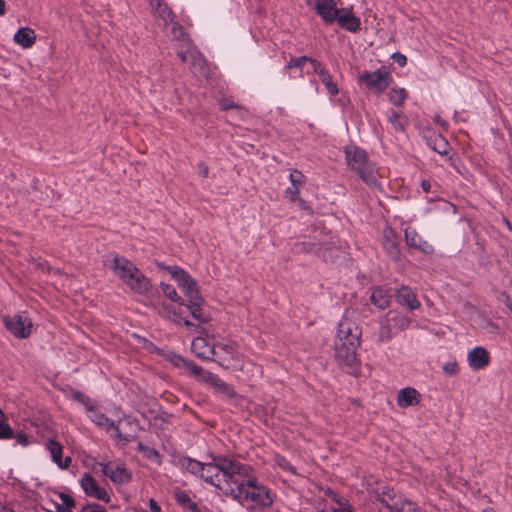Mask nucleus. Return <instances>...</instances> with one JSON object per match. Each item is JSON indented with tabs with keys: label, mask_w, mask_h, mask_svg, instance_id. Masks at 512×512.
Segmentation results:
<instances>
[{
	"label": "nucleus",
	"mask_w": 512,
	"mask_h": 512,
	"mask_svg": "<svg viewBox=\"0 0 512 512\" xmlns=\"http://www.w3.org/2000/svg\"><path fill=\"white\" fill-rule=\"evenodd\" d=\"M225 494L246 505L251 512L262 511L274 502L270 490L259 482L252 468L247 465L245 473L237 475L231 487L225 489Z\"/></svg>",
	"instance_id": "f257e3e1"
},
{
	"label": "nucleus",
	"mask_w": 512,
	"mask_h": 512,
	"mask_svg": "<svg viewBox=\"0 0 512 512\" xmlns=\"http://www.w3.org/2000/svg\"><path fill=\"white\" fill-rule=\"evenodd\" d=\"M210 461L204 462L200 478L205 482L221 489L231 487L238 474L245 473L246 465L226 456H210Z\"/></svg>",
	"instance_id": "f03ea898"
},
{
	"label": "nucleus",
	"mask_w": 512,
	"mask_h": 512,
	"mask_svg": "<svg viewBox=\"0 0 512 512\" xmlns=\"http://www.w3.org/2000/svg\"><path fill=\"white\" fill-rule=\"evenodd\" d=\"M109 269L132 291L146 294L151 290L150 280L129 259L116 255L108 265Z\"/></svg>",
	"instance_id": "7ed1b4c3"
},
{
	"label": "nucleus",
	"mask_w": 512,
	"mask_h": 512,
	"mask_svg": "<svg viewBox=\"0 0 512 512\" xmlns=\"http://www.w3.org/2000/svg\"><path fill=\"white\" fill-rule=\"evenodd\" d=\"M345 155L346 163L352 171L356 172L367 185H377L374 164L368 160L364 150L356 146H347Z\"/></svg>",
	"instance_id": "20e7f679"
},
{
	"label": "nucleus",
	"mask_w": 512,
	"mask_h": 512,
	"mask_svg": "<svg viewBox=\"0 0 512 512\" xmlns=\"http://www.w3.org/2000/svg\"><path fill=\"white\" fill-rule=\"evenodd\" d=\"M391 73L388 67L382 66L377 71H364L358 79L360 84H364L368 89L376 93L385 91L391 83Z\"/></svg>",
	"instance_id": "39448f33"
},
{
	"label": "nucleus",
	"mask_w": 512,
	"mask_h": 512,
	"mask_svg": "<svg viewBox=\"0 0 512 512\" xmlns=\"http://www.w3.org/2000/svg\"><path fill=\"white\" fill-rule=\"evenodd\" d=\"M4 326L16 338L26 339L31 335L33 323L25 312L2 318Z\"/></svg>",
	"instance_id": "423d86ee"
},
{
	"label": "nucleus",
	"mask_w": 512,
	"mask_h": 512,
	"mask_svg": "<svg viewBox=\"0 0 512 512\" xmlns=\"http://www.w3.org/2000/svg\"><path fill=\"white\" fill-rule=\"evenodd\" d=\"M373 494L379 502L393 512H402V507H405V504L409 502L393 488L386 486L374 490Z\"/></svg>",
	"instance_id": "0eeeda50"
},
{
	"label": "nucleus",
	"mask_w": 512,
	"mask_h": 512,
	"mask_svg": "<svg viewBox=\"0 0 512 512\" xmlns=\"http://www.w3.org/2000/svg\"><path fill=\"white\" fill-rule=\"evenodd\" d=\"M172 277L177 281L178 286L188 297V302L200 300L196 281L183 269L178 267L169 268Z\"/></svg>",
	"instance_id": "6e6552de"
},
{
	"label": "nucleus",
	"mask_w": 512,
	"mask_h": 512,
	"mask_svg": "<svg viewBox=\"0 0 512 512\" xmlns=\"http://www.w3.org/2000/svg\"><path fill=\"white\" fill-rule=\"evenodd\" d=\"M307 6L312 8L327 24L336 21L339 10L335 0H306Z\"/></svg>",
	"instance_id": "1a4fd4ad"
},
{
	"label": "nucleus",
	"mask_w": 512,
	"mask_h": 512,
	"mask_svg": "<svg viewBox=\"0 0 512 512\" xmlns=\"http://www.w3.org/2000/svg\"><path fill=\"white\" fill-rule=\"evenodd\" d=\"M360 342L335 343V357L342 366L353 367L357 363V349Z\"/></svg>",
	"instance_id": "9d476101"
},
{
	"label": "nucleus",
	"mask_w": 512,
	"mask_h": 512,
	"mask_svg": "<svg viewBox=\"0 0 512 512\" xmlns=\"http://www.w3.org/2000/svg\"><path fill=\"white\" fill-rule=\"evenodd\" d=\"M199 381H202L211 387L214 388L215 392L222 395L227 399H233L237 396L235 390L222 379H220L216 374L204 370L202 375L199 378Z\"/></svg>",
	"instance_id": "9b49d317"
},
{
	"label": "nucleus",
	"mask_w": 512,
	"mask_h": 512,
	"mask_svg": "<svg viewBox=\"0 0 512 512\" xmlns=\"http://www.w3.org/2000/svg\"><path fill=\"white\" fill-rule=\"evenodd\" d=\"M80 485L88 496L104 501L105 503L110 502L111 498L107 491L98 485L91 474L85 473L80 480Z\"/></svg>",
	"instance_id": "f8f14e48"
},
{
	"label": "nucleus",
	"mask_w": 512,
	"mask_h": 512,
	"mask_svg": "<svg viewBox=\"0 0 512 512\" xmlns=\"http://www.w3.org/2000/svg\"><path fill=\"white\" fill-rule=\"evenodd\" d=\"M101 472L116 484L127 483L131 480V473L124 465H116L112 462L100 463Z\"/></svg>",
	"instance_id": "ddd939ff"
},
{
	"label": "nucleus",
	"mask_w": 512,
	"mask_h": 512,
	"mask_svg": "<svg viewBox=\"0 0 512 512\" xmlns=\"http://www.w3.org/2000/svg\"><path fill=\"white\" fill-rule=\"evenodd\" d=\"M91 411V415H90V418L91 420L96 424L98 425L99 427H103L105 428L106 430H110V429H113L115 431V436L116 438L124 441V442H129L131 441V437L130 436H127V435H123L118 427V425H116L114 423V421L110 420L109 418H107L104 414L98 412V411H95L93 409H90Z\"/></svg>",
	"instance_id": "4468645a"
},
{
	"label": "nucleus",
	"mask_w": 512,
	"mask_h": 512,
	"mask_svg": "<svg viewBox=\"0 0 512 512\" xmlns=\"http://www.w3.org/2000/svg\"><path fill=\"white\" fill-rule=\"evenodd\" d=\"M405 241L410 248L417 249L424 254H431L434 251L432 245L423 240L422 237L413 228H406Z\"/></svg>",
	"instance_id": "2eb2a0df"
},
{
	"label": "nucleus",
	"mask_w": 512,
	"mask_h": 512,
	"mask_svg": "<svg viewBox=\"0 0 512 512\" xmlns=\"http://www.w3.org/2000/svg\"><path fill=\"white\" fill-rule=\"evenodd\" d=\"M168 359L173 366L183 369L185 372L193 375L198 380L204 371L202 367L196 365L193 361L183 358L180 355L171 354L169 355Z\"/></svg>",
	"instance_id": "dca6fc26"
},
{
	"label": "nucleus",
	"mask_w": 512,
	"mask_h": 512,
	"mask_svg": "<svg viewBox=\"0 0 512 512\" xmlns=\"http://www.w3.org/2000/svg\"><path fill=\"white\" fill-rule=\"evenodd\" d=\"M192 352L199 358L212 360V356L217 354L215 347L207 342L203 337H196L191 343Z\"/></svg>",
	"instance_id": "f3484780"
},
{
	"label": "nucleus",
	"mask_w": 512,
	"mask_h": 512,
	"mask_svg": "<svg viewBox=\"0 0 512 512\" xmlns=\"http://www.w3.org/2000/svg\"><path fill=\"white\" fill-rule=\"evenodd\" d=\"M46 448L50 452L52 460L60 469H67L71 464V457L67 456L65 459L62 458L63 446L53 440L49 439L46 443Z\"/></svg>",
	"instance_id": "a211bd4d"
},
{
	"label": "nucleus",
	"mask_w": 512,
	"mask_h": 512,
	"mask_svg": "<svg viewBox=\"0 0 512 512\" xmlns=\"http://www.w3.org/2000/svg\"><path fill=\"white\" fill-rule=\"evenodd\" d=\"M468 362L472 369L480 370L490 362L488 351L483 347H476L468 353Z\"/></svg>",
	"instance_id": "6ab92c4d"
},
{
	"label": "nucleus",
	"mask_w": 512,
	"mask_h": 512,
	"mask_svg": "<svg viewBox=\"0 0 512 512\" xmlns=\"http://www.w3.org/2000/svg\"><path fill=\"white\" fill-rule=\"evenodd\" d=\"M149 4L153 14L156 17L162 19L165 26H167L170 23H173L175 15L164 2V0H149Z\"/></svg>",
	"instance_id": "aec40b11"
},
{
	"label": "nucleus",
	"mask_w": 512,
	"mask_h": 512,
	"mask_svg": "<svg viewBox=\"0 0 512 512\" xmlns=\"http://www.w3.org/2000/svg\"><path fill=\"white\" fill-rule=\"evenodd\" d=\"M397 302L402 306H407L410 310L420 307V301L416 294L407 286H402L396 293Z\"/></svg>",
	"instance_id": "412c9836"
},
{
	"label": "nucleus",
	"mask_w": 512,
	"mask_h": 512,
	"mask_svg": "<svg viewBox=\"0 0 512 512\" xmlns=\"http://www.w3.org/2000/svg\"><path fill=\"white\" fill-rule=\"evenodd\" d=\"M361 334L362 332L360 327L355 322L347 318L343 319L338 325L337 335L346 337L349 336L352 339V343L360 342Z\"/></svg>",
	"instance_id": "4be33fe9"
},
{
	"label": "nucleus",
	"mask_w": 512,
	"mask_h": 512,
	"mask_svg": "<svg viewBox=\"0 0 512 512\" xmlns=\"http://www.w3.org/2000/svg\"><path fill=\"white\" fill-rule=\"evenodd\" d=\"M312 69L314 73H317L322 81V83L326 86L328 93L332 96L338 94V87L332 81V78L326 68L319 61H312Z\"/></svg>",
	"instance_id": "5701e85b"
},
{
	"label": "nucleus",
	"mask_w": 512,
	"mask_h": 512,
	"mask_svg": "<svg viewBox=\"0 0 512 512\" xmlns=\"http://www.w3.org/2000/svg\"><path fill=\"white\" fill-rule=\"evenodd\" d=\"M336 22L341 28L350 32H357L361 25L360 19L347 9L343 10L342 14L337 15Z\"/></svg>",
	"instance_id": "b1692460"
},
{
	"label": "nucleus",
	"mask_w": 512,
	"mask_h": 512,
	"mask_svg": "<svg viewBox=\"0 0 512 512\" xmlns=\"http://www.w3.org/2000/svg\"><path fill=\"white\" fill-rule=\"evenodd\" d=\"M419 401L420 394L412 387H406L398 392L397 404L399 407L406 408L408 406L417 405Z\"/></svg>",
	"instance_id": "393cba45"
},
{
	"label": "nucleus",
	"mask_w": 512,
	"mask_h": 512,
	"mask_svg": "<svg viewBox=\"0 0 512 512\" xmlns=\"http://www.w3.org/2000/svg\"><path fill=\"white\" fill-rule=\"evenodd\" d=\"M427 145L440 155H447L450 150L448 141L439 133L432 132L426 137Z\"/></svg>",
	"instance_id": "a878e982"
},
{
	"label": "nucleus",
	"mask_w": 512,
	"mask_h": 512,
	"mask_svg": "<svg viewBox=\"0 0 512 512\" xmlns=\"http://www.w3.org/2000/svg\"><path fill=\"white\" fill-rule=\"evenodd\" d=\"M204 299L200 297V300L190 301L186 305L194 319L200 323H207L211 320L210 313L203 307Z\"/></svg>",
	"instance_id": "bb28decb"
},
{
	"label": "nucleus",
	"mask_w": 512,
	"mask_h": 512,
	"mask_svg": "<svg viewBox=\"0 0 512 512\" xmlns=\"http://www.w3.org/2000/svg\"><path fill=\"white\" fill-rule=\"evenodd\" d=\"M383 246L392 259L397 260L399 258L400 250L396 241V235L390 228L384 230Z\"/></svg>",
	"instance_id": "cd10ccee"
},
{
	"label": "nucleus",
	"mask_w": 512,
	"mask_h": 512,
	"mask_svg": "<svg viewBox=\"0 0 512 512\" xmlns=\"http://www.w3.org/2000/svg\"><path fill=\"white\" fill-rule=\"evenodd\" d=\"M386 322H388L393 330L404 331L410 324L411 319L397 311H389L386 315Z\"/></svg>",
	"instance_id": "c85d7f7f"
},
{
	"label": "nucleus",
	"mask_w": 512,
	"mask_h": 512,
	"mask_svg": "<svg viewBox=\"0 0 512 512\" xmlns=\"http://www.w3.org/2000/svg\"><path fill=\"white\" fill-rule=\"evenodd\" d=\"M14 41L23 48H30L36 42L35 31L29 27L20 28L14 35Z\"/></svg>",
	"instance_id": "c756f323"
},
{
	"label": "nucleus",
	"mask_w": 512,
	"mask_h": 512,
	"mask_svg": "<svg viewBox=\"0 0 512 512\" xmlns=\"http://www.w3.org/2000/svg\"><path fill=\"white\" fill-rule=\"evenodd\" d=\"M390 300L391 295L386 289L382 287L374 288L370 296L371 303L379 309L387 308L390 305Z\"/></svg>",
	"instance_id": "7c9ffc66"
},
{
	"label": "nucleus",
	"mask_w": 512,
	"mask_h": 512,
	"mask_svg": "<svg viewBox=\"0 0 512 512\" xmlns=\"http://www.w3.org/2000/svg\"><path fill=\"white\" fill-rule=\"evenodd\" d=\"M388 122L391 124L395 132L403 133L409 125L408 117L402 112L392 111L388 117Z\"/></svg>",
	"instance_id": "2f4dec72"
},
{
	"label": "nucleus",
	"mask_w": 512,
	"mask_h": 512,
	"mask_svg": "<svg viewBox=\"0 0 512 512\" xmlns=\"http://www.w3.org/2000/svg\"><path fill=\"white\" fill-rule=\"evenodd\" d=\"M179 464L181 468L187 470L189 473L201 476V473L203 471V464L204 462L197 461L192 458L184 457L179 460Z\"/></svg>",
	"instance_id": "473e14b6"
},
{
	"label": "nucleus",
	"mask_w": 512,
	"mask_h": 512,
	"mask_svg": "<svg viewBox=\"0 0 512 512\" xmlns=\"http://www.w3.org/2000/svg\"><path fill=\"white\" fill-rule=\"evenodd\" d=\"M191 70L193 73L206 74L207 65L204 57L196 50L190 60Z\"/></svg>",
	"instance_id": "72a5a7b5"
},
{
	"label": "nucleus",
	"mask_w": 512,
	"mask_h": 512,
	"mask_svg": "<svg viewBox=\"0 0 512 512\" xmlns=\"http://www.w3.org/2000/svg\"><path fill=\"white\" fill-rule=\"evenodd\" d=\"M164 310L166 311L167 310V313H168V318L170 320H172L173 322L177 323V324H181L183 323L189 330L191 331H196V332H203L204 329L203 328H200L199 325H196L194 323H192L191 321L189 320H185L183 319L180 315H178L175 311L173 312H170L168 310V308L166 306H164Z\"/></svg>",
	"instance_id": "f704fd0d"
},
{
	"label": "nucleus",
	"mask_w": 512,
	"mask_h": 512,
	"mask_svg": "<svg viewBox=\"0 0 512 512\" xmlns=\"http://www.w3.org/2000/svg\"><path fill=\"white\" fill-rule=\"evenodd\" d=\"M60 502L56 503L57 512H72L73 507L75 506V500L72 496L60 493L59 494Z\"/></svg>",
	"instance_id": "c9c22d12"
},
{
	"label": "nucleus",
	"mask_w": 512,
	"mask_h": 512,
	"mask_svg": "<svg viewBox=\"0 0 512 512\" xmlns=\"http://www.w3.org/2000/svg\"><path fill=\"white\" fill-rule=\"evenodd\" d=\"M175 498L180 505L185 506L193 512H200L198 505L192 501L186 492L180 490L175 492Z\"/></svg>",
	"instance_id": "e433bc0d"
},
{
	"label": "nucleus",
	"mask_w": 512,
	"mask_h": 512,
	"mask_svg": "<svg viewBox=\"0 0 512 512\" xmlns=\"http://www.w3.org/2000/svg\"><path fill=\"white\" fill-rule=\"evenodd\" d=\"M312 61H317L314 58L308 57V56H300V57H292L289 62L286 65V69H293L297 68L300 70V72L303 71L304 66L307 63H310L312 65Z\"/></svg>",
	"instance_id": "4c0bfd02"
},
{
	"label": "nucleus",
	"mask_w": 512,
	"mask_h": 512,
	"mask_svg": "<svg viewBox=\"0 0 512 512\" xmlns=\"http://www.w3.org/2000/svg\"><path fill=\"white\" fill-rule=\"evenodd\" d=\"M196 50L197 49L192 42H187L186 45H182V48L177 52V54L182 63L189 64Z\"/></svg>",
	"instance_id": "58836bf2"
},
{
	"label": "nucleus",
	"mask_w": 512,
	"mask_h": 512,
	"mask_svg": "<svg viewBox=\"0 0 512 512\" xmlns=\"http://www.w3.org/2000/svg\"><path fill=\"white\" fill-rule=\"evenodd\" d=\"M171 24H172V37L174 40L181 42L182 45H186L187 42H192L182 26H180L178 23H176L174 21Z\"/></svg>",
	"instance_id": "ea45409f"
},
{
	"label": "nucleus",
	"mask_w": 512,
	"mask_h": 512,
	"mask_svg": "<svg viewBox=\"0 0 512 512\" xmlns=\"http://www.w3.org/2000/svg\"><path fill=\"white\" fill-rule=\"evenodd\" d=\"M406 96L407 93L404 88L391 89L388 93L389 101L396 106H401Z\"/></svg>",
	"instance_id": "a19ab883"
},
{
	"label": "nucleus",
	"mask_w": 512,
	"mask_h": 512,
	"mask_svg": "<svg viewBox=\"0 0 512 512\" xmlns=\"http://www.w3.org/2000/svg\"><path fill=\"white\" fill-rule=\"evenodd\" d=\"M160 288L162 290V292L171 300L179 303V304H184V301L183 299L178 296L175 288L173 286H171L170 284H167V283H164V282H161L160 283Z\"/></svg>",
	"instance_id": "79ce46f5"
},
{
	"label": "nucleus",
	"mask_w": 512,
	"mask_h": 512,
	"mask_svg": "<svg viewBox=\"0 0 512 512\" xmlns=\"http://www.w3.org/2000/svg\"><path fill=\"white\" fill-rule=\"evenodd\" d=\"M393 336H394L393 328L388 322L381 325L379 334H378V342H380V343L388 342L393 338Z\"/></svg>",
	"instance_id": "37998d69"
},
{
	"label": "nucleus",
	"mask_w": 512,
	"mask_h": 512,
	"mask_svg": "<svg viewBox=\"0 0 512 512\" xmlns=\"http://www.w3.org/2000/svg\"><path fill=\"white\" fill-rule=\"evenodd\" d=\"M289 179L292 186H298V188H300L305 183V176L302 172L296 169L291 171Z\"/></svg>",
	"instance_id": "c03bdc74"
},
{
	"label": "nucleus",
	"mask_w": 512,
	"mask_h": 512,
	"mask_svg": "<svg viewBox=\"0 0 512 512\" xmlns=\"http://www.w3.org/2000/svg\"><path fill=\"white\" fill-rule=\"evenodd\" d=\"M218 348L222 350L225 354L229 355L232 359L237 354V344L235 342L221 343L218 345Z\"/></svg>",
	"instance_id": "a18cd8bd"
},
{
	"label": "nucleus",
	"mask_w": 512,
	"mask_h": 512,
	"mask_svg": "<svg viewBox=\"0 0 512 512\" xmlns=\"http://www.w3.org/2000/svg\"><path fill=\"white\" fill-rule=\"evenodd\" d=\"M14 436L12 428L7 423L6 419L0 421V439H11Z\"/></svg>",
	"instance_id": "49530a36"
},
{
	"label": "nucleus",
	"mask_w": 512,
	"mask_h": 512,
	"mask_svg": "<svg viewBox=\"0 0 512 512\" xmlns=\"http://www.w3.org/2000/svg\"><path fill=\"white\" fill-rule=\"evenodd\" d=\"M218 103H219L220 108L224 111H226L228 109H233V108H235V109L240 108L239 105H237L232 100L227 99V98L220 99Z\"/></svg>",
	"instance_id": "de8ad7c7"
},
{
	"label": "nucleus",
	"mask_w": 512,
	"mask_h": 512,
	"mask_svg": "<svg viewBox=\"0 0 512 512\" xmlns=\"http://www.w3.org/2000/svg\"><path fill=\"white\" fill-rule=\"evenodd\" d=\"M300 188L298 186H291L286 189L285 195L290 201H295L299 196Z\"/></svg>",
	"instance_id": "09e8293b"
},
{
	"label": "nucleus",
	"mask_w": 512,
	"mask_h": 512,
	"mask_svg": "<svg viewBox=\"0 0 512 512\" xmlns=\"http://www.w3.org/2000/svg\"><path fill=\"white\" fill-rule=\"evenodd\" d=\"M402 512H426L422 508H420L416 503L409 500L408 503L405 504V507H402Z\"/></svg>",
	"instance_id": "8fccbe9b"
},
{
	"label": "nucleus",
	"mask_w": 512,
	"mask_h": 512,
	"mask_svg": "<svg viewBox=\"0 0 512 512\" xmlns=\"http://www.w3.org/2000/svg\"><path fill=\"white\" fill-rule=\"evenodd\" d=\"M13 437L16 439V442L21 446H27L29 444L28 436L23 432H19Z\"/></svg>",
	"instance_id": "3c124183"
},
{
	"label": "nucleus",
	"mask_w": 512,
	"mask_h": 512,
	"mask_svg": "<svg viewBox=\"0 0 512 512\" xmlns=\"http://www.w3.org/2000/svg\"><path fill=\"white\" fill-rule=\"evenodd\" d=\"M80 512H105V509L99 504H90L83 507Z\"/></svg>",
	"instance_id": "603ef678"
},
{
	"label": "nucleus",
	"mask_w": 512,
	"mask_h": 512,
	"mask_svg": "<svg viewBox=\"0 0 512 512\" xmlns=\"http://www.w3.org/2000/svg\"><path fill=\"white\" fill-rule=\"evenodd\" d=\"M443 369H444L445 373H447L449 375H453L457 372L458 366H457L456 362H449V363L445 364Z\"/></svg>",
	"instance_id": "864d4df0"
},
{
	"label": "nucleus",
	"mask_w": 512,
	"mask_h": 512,
	"mask_svg": "<svg viewBox=\"0 0 512 512\" xmlns=\"http://www.w3.org/2000/svg\"><path fill=\"white\" fill-rule=\"evenodd\" d=\"M392 58L401 66H405L406 63H407V58L405 55L399 53V52H396L392 55Z\"/></svg>",
	"instance_id": "5fc2aeb1"
},
{
	"label": "nucleus",
	"mask_w": 512,
	"mask_h": 512,
	"mask_svg": "<svg viewBox=\"0 0 512 512\" xmlns=\"http://www.w3.org/2000/svg\"><path fill=\"white\" fill-rule=\"evenodd\" d=\"M144 454L147 458H159V453L154 448L146 447Z\"/></svg>",
	"instance_id": "6e6d98bb"
},
{
	"label": "nucleus",
	"mask_w": 512,
	"mask_h": 512,
	"mask_svg": "<svg viewBox=\"0 0 512 512\" xmlns=\"http://www.w3.org/2000/svg\"><path fill=\"white\" fill-rule=\"evenodd\" d=\"M149 507H150L151 512H160L161 511L159 504L154 499H150Z\"/></svg>",
	"instance_id": "4d7b16f0"
},
{
	"label": "nucleus",
	"mask_w": 512,
	"mask_h": 512,
	"mask_svg": "<svg viewBox=\"0 0 512 512\" xmlns=\"http://www.w3.org/2000/svg\"><path fill=\"white\" fill-rule=\"evenodd\" d=\"M199 169H200V174L202 177L206 178L209 174V168L207 165H205L204 163H199L198 165Z\"/></svg>",
	"instance_id": "13d9d810"
},
{
	"label": "nucleus",
	"mask_w": 512,
	"mask_h": 512,
	"mask_svg": "<svg viewBox=\"0 0 512 512\" xmlns=\"http://www.w3.org/2000/svg\"><path fill=\"white\" fill-rule=\"evenodd\" d=\"M335 343H345V344L352 343V339L349 336L346 337V336H338L337 335Z\"/></svg>",
	"instance_id": "bf43d9fd"
},
{
	"label": "nucleus",
	"mask_w": 512,
	"mask_h": 512,
	"mask_svg": "<svg viewBox=\"0 0 512 512\" xmlns=\"http://www.w3.org/2000/svg\"><path fill=\"white\" fill-rule=\"evenodd\" d=\"M421 187L425 192H429L431 189V183L428 180H422Z\"/></svg>",
	"instance_id": "052dcab7"
},
{
	"label": "nucleus",
	"mask_w": 512,
	"mask_h": 512,
	"mask_svg": "<svg viewBox=\"0 0 512 512\" xmlns=\"http://www.w3.org/2000/svg\"><path fill=\"white\" fill-rule=\"evenodd\" d=\"M5 14V2L4 0H0V16Z\"/></svg>",
	"instance_id": "680f3d73"
},
{
	"label": "nucleus",
	"mask_w": 512,
	"mask_h": 512,
	"mask_svg": "<svg viewBox=\"0 0 512 512\" xmlns=\"http://www.w3.org/2000/svg\"><path fill=\"white\" fill-rule=\"evenodd\" d=\"M300 205H301L302 208H304L306 210H309V212L312 213V210L305 205V201L304 200H300Z\"/></svg>",
	"instance_id": "e2e57ef3"
},
{
	"label": "nucleus",
	"mask_w": 512,
	"mask_h": 512,
	"mask_svg": "<svg viewBox=\"0 0 512 512\" xmlns=\"http://www.w3.org/2000/svg\"><path fill=\"white\" fill-rule=\"evenodd\" d=\"M333 512H351L349 508H339L335 509Z\"/></svg>",
	"instance_id": "0e129e2a"
},
{
	"label": "nucleus",
	"mask_w": 512,
	"mask_h": 512,
	"mask_svg": "<svg viewBox=\"0 0 512 512\" xmlns=\"http://www.w3.org/2000/svg\"><path fill=\"white\" fill-rule=\"evenodd\" d=\"M0 512H13V511L5 506H0Z\"/></svg>",
	"instance_id": "69168bd1"
},
{
	"label": "nucleus",
	"mask_w": 512,
	"mask_h": 512,
	"mask_svg": "<svg viewBox=\"0 0 512 512\" xmlns=\"http://www.w3.org/2000/svg\"><path fill=\"white\" fill-rule=\"evenodd\" d=\"M145 449H146V446H144V445H143V443L139 442V443H138V450H139V451H143V452H144V451H145Z\"/></svg>",
	"instance_id": "338daca9"
},
{
	"label": "nucleus",
	"mask_w": 512,
	"mask_h": 512,
	"mask_svg": "<svg viewBox=\"0 0 512 512\" xmlns=\"http://www.w3.org/2000/svg\"><path fill=\"white\" fill-rule=\"evenodd\" d=\"M482 512H495L492 508H486Z\"/></svg>",
	"instance_id": "774afa93"
}]
</instances>
